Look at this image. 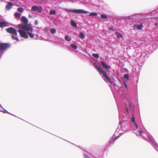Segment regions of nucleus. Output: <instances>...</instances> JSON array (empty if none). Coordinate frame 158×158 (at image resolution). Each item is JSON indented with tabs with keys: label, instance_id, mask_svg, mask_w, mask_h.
Returning a JSON list of instances; mask_svg holds the SVG:
<instances>
[{
	"label": "nucleus",
	"instance_id": "nucleus-38",
	"mask_svg": "<svg viewBox=\"0 0 158 158\" xmlns=\"http://www.w3.org/2000/svg\"><path fill=\"white\" fill-rule=\"evenodd\" d=\"M119 124H122V123H121V122H120Z\"/></svg>",
	"mask_w": 158,
	"mask_h": 158
},
{
	"label": "nucleus",
	"instance_id": "nucleus-12",
	"mask_svg": "<svg viewBox=\"0 0 158 158\" xmlns=\"http://www.w3.org/2000/svg\"><path fill=\"white\" fill-rule=\"evenodd\" d=\"M134 27L135 28L137 29L138 30H140L142 29L143 27L142 24H141L140 25H134Z\"/></svg>",
	"mask_w": 158,
	"mask_h": 158
},
{
	"label": "nucleus",
	"instance_id": "nucleus-32",
	"mask_svg": "<svg viewBox=\"0 0 158 158\" xmlns=\"http://www.w3.org/2000/svg\"><path fill=\"white\" fill-rule=\"evenodd\" d=\"M135 123V127H136V128H137V130H138V127L137 126V124L136 123Z\"/></svg>",
	"mask_w": 158,
	"mask_h": 158
},
{
	"label": "nucleus",
	"instance_id": "nucleus-23",
	"mask_svg": "<svg viewBox=\"0 0 158 158\" xmlns=\"http://www.w3.org/2000/svg\"><path fill=\"white\" fill-rule=\"evenodd\" d=\"M100 16L101 17L102 19H106L107 18V16L105 15L101 14Z\"/></svg>",
	"mask_w": 158,
	"mask_h": 158
},
{
	"label": "nucleus",
	"instance_id": "nucleus-33",
	"mask_svg": "<svg viewBox=\"0 0 158 158\" xmlns=\"http://www.w3.org/2000/svg\"><path fill=\"white\" fill-rule=\"evenodd\" d=\"M119 137V136H117V137H115L113 140L115 141V140L117 139Z\"/></svg>",
	"mask_w": 158,
	"mask_h": 158
},
{
	"label": "nucleus",
	"instance_id": "nucleus-20",
	"mask_svg": "<svg viewBox=\"0 0 158 158\" xmlns=\"http://www.w3.org/2000/svg\"><path fill=\"white\" fill-rule=\"evenodd\" d=\"M92 56L96 58H98L99 57V54L97 53H93L92 54Z\"/></svg>",
	"mask_w": 158,
	"mask_h": 158
},
{
	"label": "nucleus",
	"instance_id": "nucleus-36",
	"mask_svg": "<svg viewBox=\"0 0 158 158\" xmlns=\"http://www.w3.org/2000/svg\"><path fill=\"white\" fill-rule=\"evenodd\" d=\"M85 158H90L89 156H87L85 157Z\"/></svg>",
	"mask_w": 158,
	"mask_h": 158
},
{
	"label": "nucleus",
	"instance_id": "nucleus-18",
	"mask_svg": "<svg viewBox=\"0 0 158 158\" xmlns=\"http://www.w3.org/2000/svg\"><path fill=\"white\" fill-rule=\"evenodd\" d=\"M89 16H97V14L96 13L92 12L89 14Z\"/></svg>",
	"mask_w": 158,
	"mask_h": 158
},
{
	"label": "nucleus",
	"instance_id": "nucleus-22",
	"mask_svg": "<svg viewBox=\"0 0 158 158\" xmlns=\"http://www.w3.org/2000/svg\"><path fill=\"white\" fill-rule=\"evenodd\" d=\"M80 38L81 39H83L85 38V35L82 32H81L79 35Z\"/></svg>",
	"mask_w": 158,
	"mask_h": 158
},
{
	"label": "nucleus",
	"instance_id": "nucleus-27",
	"mask_svg": "<svg viewBox=\"0 0 158 158\" xmlns=\"http://www.w3.org/2000/svg\"><path fill=\"white\" fill-rule=\"evenodd\" d=\"M124 77L127 79L128 80V79H129V75L128 74H125L124 75Z\"/></svg>",
	"mask_w": 158,
	"mask_h": 158
},
{
	"label": "nucleus",
	"instance_id": "nucleus-1",
	"mask_svg": "<svg viewBox=\"0 0 158 158\" xmlns=\"http://www.w3.org/2000/svg\"><path fill=\"white\" fill-rule=\"evenodd\" d=\"M18 27L19 28L22 29L25 31H27V34L31 38H34V35L31 33L33 31V28L30 24H20L18 25Z\"/></svg>",
	"mask_w": 158,
	"mask_h": 158
},
{
	"label": "nucleus",
	"instance_id": "nucleus-24",
	"mask_svg": "<svg viewBox=\"0 0 158 158\" xmlns=\"http://www.w3.org/2000/svg\"><path fill=\"white\" fill-rule=\"evenodd\" d=\"M17 10L18 11L21 13L23 12V8H18L17 9Z\"/></svg>",
	"mask_w": 158,
	"mask_h": 158
},
{
	"label": "nucleus",
	"instance_id": "nucleus-11",
	"mask_svg": "<svg viewBox=\"0 0 158 158\" xmlns=\"http://www.w3.org/2000/svg\"><path fill=\"white\" fill-rule=\"evenodd\" d=\"M8 23L5 22H0V27L3 28L7 26Z\"/></svg>",
	"mask_w": 158,
	"mask_h": 158
},
{
	"label": "nucleus",
	"instance_id": "nucleus-21",
	"mask_svg": "<svg viewBox=\"0 0 158 158\" xmlns=\"http://www.w3.org/2000/svg\"><path fill=\"white\" fill-rule=\"evenodd\" d=\"M50 32L51 33H55L56 32V30L54 28H51L50 30Z\"/></svg>",
	"mask_w": 158,
	"mask_h": 158
},
{
	"label": "nucleus",
	"instance_id": "nucleus-14",
	"mask_svg": "<svg viewBox=\"0 0 158 158\" xmlns=\"http://www.w3.org/2000/svg\"><path fill=\"white\" fill-rule=\"evenodd\" d=\"M11 38H12L14 40H17V41H19V39L18 38V37H17V36L14 35H11Z\"/></svg>",
	"mask_w": 158,
	"mask_h": 158
},
{
	"label": "nucleus",
	"instance_id": "nucleus-9",
	"mask_svg": "<svg viewBox=\"0 0 158 158\" xmlns=\"http://www.w3.org/2000/svg\"><path fill=\"white\" fill-rule=\"evenodd\" d=\"M101 63L103 68L106 70L110 69V65H106L104 61H101Z\"/></svg>",
	"mask_w": 158,
	"mask_h": 158
},
{
	"label": "nucleus",
	"instance_id": "nucleus-25",
	"mask_svg": "<svg viewBox=\"0 0 158 158\" xmlns=\"http://www.w3.org/2000/svg\"><path fill=\"white\" fill-rule=\"evenodd\" d=\"M71 46L75 49H77V46L74 44H71Z\"/></svg>",
	"mask_w": 158,
	"mask_h": 158
},
{
	"label": "nucleus",
	"instance_id": "nucleus-35",
	"mask_svg": "<svg viewBox=\"0 0 158 158\" xmlns=\"http://www.w3.org/2000/svg\"><path fill=\"white\" fill-rule=\"evenodd\" d=\"M126 123H124L123 124V125H122L121 126V127H122L123 128V125H125Z\"/></svg>",
	"mask_w": 158,
	"mask_h": 158
},
{
	"label": "nucleus",
	"instance_id": "nucleus-39",
	"mask_svg": "<svg viewBox=\"0 0 158 158\" xmlns=\"http://www.w3.org/2000/svg\"><path fill=\"white\" fill-rule=\"evenodd\" d=\"M156 23H155V25H156Z\"/></svg>",
	"mask_w": 158,
	"mask_h": 158
},
{
	"label": "nucleus",
	"instance_id": "nucleus-5",
	"mask_svg": "<svg viewBox=\"0 0 158 158\" xmlns=\"http://www.w3.org/2000/svg\"><path fill=\"white\" fill-rule=\"evenodd\" d=\"M10 46V44L7 43H0V50L1 51H4Z\"/></svg>",
	"mask_w": 158,
	"mask_h": 158
},
{
	"label": "nucleus",
	"instance_id": "nucleus-28",
	"mask_svg": "<svg viewBox=\"0 0 158 158\" xmlns=\"http://www.w3.org/2000/svg\"><path fill=\"white\" fill-rule=\"evenodd\" d=\"M131 121L134 123H135V119L134 117H133L131 119Z\"/></svg>",
	"mask_w": 158,
	"mask_h": 158
},
{
	"label": "nucleus",
	"instance_id": "nucleus-2",
	"mask_svg": "<svg viewBox=\"0 0 158 158\" xmlns=\"http://www.w3.org/2000/svg\"><path fill=\"white\" fill-rule=\"evenodd\" d=\"M96 67L99 73L100 74L102 73L103 76L106 78L109 83L111 84L112 83V81L111 78L107 75L106 73L103 71L100 67L96 66Z\"/></svg>",
	"mask_w": 158,
	"mask_h": 158
},
{
	"label": "nucleus",
	"instance_id": "nucleus-19",
	"mask_svg": "<svg viewBox=\"0 0 158 158\" xmlns=\"http://www.w3.org/2000/svg\"><path fill=\"white\" fill-rule=\"evenodd\" d=\"M49 13L51 15H54L56 14V11L55 10H51L50 11Z\"/></svg>",
	"mask_w": 158,
	"mask_h": 158
},
{
	"label": "nucleus",
	"instance_id": "nucleus-17",
	"mask_svg": "<svg viewBox=\"0 0 158 158\" xmlns=\"http://www.w3.org/2000/svg\"><path fill=\"white\" fill-rule=\"evenodd\" d=\"M116 34L117 35V37L118 38H120L123 36L120 33H118L117 32H116Z\"/></svg>",
	"mask_w": 158,
	"mask_h": 158
},
{
	"label": "nucleus",
	"instance_id": "nucleus-31",
	"mask_svg": "<svg viewBox=\"0 0 158 158\" xmlns=\"http://www.w3.org/2000/svg\"><path fill=\"white\" fill-rule=\"evenodd\" d=\"M135 123V127H136V128H137V130H138V127L137 126V124L136 123Z\"/></svg>",
	"mask_w": 158,
	"mask_h": 158
},
{
	"label": "nucleus",
	"instance_id": "nucleus-13",
	"mask_svg": "<svg viewBox=\"0 0 158 158\" xmlns=\"http://www.w3.org/2000/svg\"><path fill=\"white\" fill-rule=\"evenodd\" d=\"M149 140H150V142L154 144H156V142L154 141V140L151 137H148Z\"/></svg>",
	"mask_w": 158,
	"mask_h": 158
},
{
	"label": "nucleus",
	"instance_id": "nucleus-4",
	"mask_svg": "<svg viewBox=\"0 0 158 158\" xmlns=\"http://www.w3.org/2000/svg\"><path fill=\"white\" fill-rule=\"evenodd\" d=\"M7 32L16 36L17 35V30L14 28L10 27L6 29Z\"/></svg>",
	"mask_w": 158,
	"mask_h": 158
},
{
	"label": "nucleus",
	"instance_id": "nucleus-29",
	"mask_svg": "<svg viewBox=\"0 0 158 158\" xmlns=\"http://www.w3.org/2000/svg\"><path fill=\"white\" fill-rule=\"evenodd\" d=\"M123 84L124 85L125 87L126 88H127V84L125 82H123Z\"/></svg>",
	"mask_w": 158,
	"mask_h": 158
},
{
	"label": "nucleus",
	"instance_id": "nucleus-10",
	"mask_svg": "<svg viewBox=\"0 0 158 158\" xmlns=\"http://www.w3.org/2000/svg\"><path fill=\"white\" fill-rule=\"evenodd\" d=\"M21 21L24 24H27L28 23V20L25 17L22 16L21 17Z\"/></svg>",
	"mask_w": 158,
	"mask_h": 158
},
{
	"label": "nucleus",
	"instance_id": "nucleus-6",
	"mask_svg": "<svg viewBox=\"0 0 158 158\" xmlns=\"http://www.w3.org/2000/svg\"><path fill=\"white\" fill-rule=\"evenodd\" d=\"M18 31L19 33L20 36L25 39H27L28 38L27 34L23 30L19 29L18 30Z\"/></svg>",
	"mask_w": 158,
	"mask_h": 158
},
{
	"label": "nucleus",
	"instance_id": "nucleus-16",
	"mask_svg": "<svg viewBox=\"0 0 158 158\" xmlns=\"http://www.w3.org/2000/svg\"><path fill=\"white\" fill-rule=\"evenodd\" d=\"M64 38L65 40L68 41H70L71 40V38L68 35L65 36Z\"/></svg>",
	"mask_w": 158,
	"mask_h": 158
},
{
	"label": "nucleus",
	"instance_id": "nucleus-7",
	"mask_svg": "<svg viewBox=\"0 0 158 158\" xmlns=\"http://www.w3.org/2000/svg\"><path fill=\"white\" fill-rule=\"evenodd\" d=\"M31 10L33 11H37L38 12H41L42 10V6H33L31 7Z\"/></svg>",
	"mask_w": 158,
	"mask_h": 158
},
{
	"label": "nucleus",
	"instance_id": "nucleus-26",
	"mask_svg": "<svg viewBox=\"0 0 158 158\" xmlns=\"http://www.w3.org/2000/svg\"><path fill=\"white\" fill-rule=\"evenodd\" d=\"M15 16L16 17L19 18L20 16V14L19 13H15Z\"/></svg>",
	"mask_w": 158,
	"mask_h": 158
},
{
	"label": "nucleus",
	"instance_id": "nucleus-8",
	"mask_svg": "<svg viewBox=\"0 0 158 158\" xmlns=\"http://www.w3.org/2000/svg\"><path fill=\"white\" fill-rule=\"evenodd\" d=\"M13 4L10 2H8L6 6V9L7 10H10L13 6Z\"/></svg>",
	"mask_w": 158,
	"mask_h": 158
},
{
	"label": "nucleus",
	"instance_id": "nucleus-3",
	"mask_svg": "<svg viewBox=\"0 0 158 158\" xmlns=\"http://www.w3.org/2000/svg\"><path fill=\"white\" fill-rule=\"evenodd\" d=\"M68 11L70 12L77 14H87L89 13L88 11L83 10H69L68 9Z\"/></svg>",
	"mask_w": 158,
	"mask_h": 158
},
{
	"label": "nucleus",
	"instance_id": "nucleus-15",
	"mask_svg": "<svg viewBox=\"0 0 158 158\" xmlns=\"http://www.w3.org/2000/svg\"><path fill=\"white\" fill-rule=\"evenodd\" d=\"M71 26L74 27H76L77 26V23L73 20L71 21Z\"/></svg>",
	"mask_w": 158,
	"mask_h": 158
},
{
	"label": "nucleus",
	"instance_id": "nucleus-34",
	"mask_svg": "<svg viewBox=\"0 0 158 158\" xmlns=\"http://www.w3.org/2000/svg\"><path fill=\"white\" fill-rule=\"evenodd\" d=\"M126 110H127V113H129V110H128V108L127 107L126 108Z\"/></svg>",
	"mask_w": 158,
	"mask_h": 158
},
{
	"label": "nucleus",
	"instance_id": "nucleus-30",
	"mask_svg": "<svg viewBox=\"0 0 158 158\" xmlns=\"http://www.w3.org/2000/svg\"><path fill=\"white\" fill-rule=\"evenodd\" d=\"M143 133L142 131L140 130L139 131V135H140L141 134H142Z\"/></svg>",
	"mask_w": 158,
	"mask_h": 158
},
{
	"label": "nucleus",
	"instance_id": "nucleus-37",
	"mask_svg": "<svg viewBox=\"0 0 158 158\" xmlns=\"http://www.w3.org/2000/svg\"><path fill=\"white\" fill-rule=\"evenodd\" d=\"M35 24H37V21H36L35 22Z\"/></svg>",
	"mask_w": 158,
	"mask_h": 158
}]
</instances>
